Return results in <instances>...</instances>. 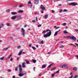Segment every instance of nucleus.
Returning a JSON list of instances; mask_svg holds the SVG:
<instances>
[{"mask_svg": "<svg viewBox=\"0 0 78 78\" xmlns=\"http://www.w3.org/2000/svg\"><path fill=\"white\" fill-rule=\"evenodd\" d=\"M19 74H18L19 76H23V75H25V74H26V73H22V66H21V65H19Z\"/></svg>", "mask_w": 78, "mask_h": 78, "instance_id": "nucleus-1", "label": "nucleus"}, {"mask_svg": "<svg viewBox=\"0 0 78 78\" xmlns=\"http://www.w3.org/2000/svg\"><path fill=\"white\" fill-rule=\"evenodd\" d=\"M49 32H48L46 34H44V35L43 37H45V38H47V37H50L51 35V30L49 29L48 31Z\"/></svg>", "mask_w": 78, "mask_h": 78, "instance_id": "nucleus-2", "label": "nucleus"}, {"mask_svg": "<svg viewBox=\"0 0 78 78\" xmlns=\"http://www.w3.org/2000/svg\"><path fill=\"white\" fill-rule=\"evenodd\" d=\"M66 38H68V39H71V40H73L75 41L76 40V38L74 36H68L66 37Z\"/></svg>", "mask_w": 78, "mask_h": 78, "instance_id": "nucleus-3", "label": "nucleus"}, {"mask_svg": "<svg viewBox=\"0 0 78 78\" xmlns=\"http://www.w3.org/2000/svg\"><path fill=\"white\" fill-rule=\"evenodd\" d=\"M69 5H72L73 6H76V5H78V3L75 2H72L70 3L69 4Z\"/></svg>", "mask_w": 78, "mask_h": 78, "instance_id": "nucleus-4", "label": "nucleus"}, {"mask_svg": "<svg viewBox=\"0 0 78 78\" xmlns=\"http://www.w3.org/2000/svg\"><path fill=\"white\" fill-rule=\"evenodd\" d=\"M40 8L43 11H44V10L45 9V7H44V6H43V5H41Z\"/></svg>", "mask_w": 78, "mask_h": 78, "instance_id": "nucleus-5", "label": "nucleus"}, {"mask_svg": "<svg viewBox=\"0 0 78 78\" xmlns=\"http://www.w3.org/2000/svg\"><path fill=\"white\" fill-rule=\"evenodd\" d=\"M21 32L22 33V34L24 36L25 35V31H24V30L23 28H22L21 29Z\"/></svg>", "mask_w": 78, "mask_h": 78, "instance_id": "nucleus-6", "label": "nucleus"}, {"mask_svg": "<svg viewBox=\"0 0 78 78\" xmlns=\"http://www.w3.org/2000/svg\"><path fill=\"white\" fill-rule=\"evenodd\" d=\"M10 48V46H9L7 48H4L3 49V51H6V50H7L8 49V48Z\"/></svg>", "mask_w": 78, "mask_h": 78, "instance_id": "nucleus-7", "label": "nucleus"}, {"mask_svg": "<svg viewBox=\"0 0 78 78\" xmlns=\"http://www.w3.org/2000/svg\"><path fill=\"white\" fill-rule=\"evenodd\" d=\"M34 2L35 4H38L39 3V0H35Z\"/></svg>", "mask_w": 78, "mask_h": 78, "instance_id": "nucleus-8", "label": "nucleus"}, {"mask_svg": "<svg viewBox=\"0 0 78 78\" xmlns=\"http://www.w3.org/2000/svg\"><path fill=\"white\" fill-rule=\"evenodd\" d=\"M25 63L24 62H23L22 63V67H23L24 68H25Z\"/></svg>", "mask_w": 78, "mask_h": 78, "instance_id": "nucleus-9", "label": "nucleus"}, {"mask_svg": "<svg viewBox=\"0 0 78 78\" xmlns=\"http://www.w3.org/2000/svg\"><path fill=\"white\" fill-rule=\"evenodd\" d=\"M11 14H12V15H15L16 14H17V12H12L11 13Z\"/></svg>", "mask_w": 78, "mask_h": 78, "instance_id": "nucleus-10", "label": "nucleus"}, {"mask_svg": "<svg viewBox=\"0 0 78 78\" xmlns=\"http://www.w3.org/2000/svg\"><path fill=\"white\" fill-rule=\"evenodd\" d=\"M22 51H20L18 55L19 56H20L22 54Z\"/></svg>", "mask_w": 78, "mask_h": 78, "instance_id": "nucleus-11", "label": "nucleus"}, {"mask_svg": "<svg viewBox=\"0 0 78 78\" xmlns=\"http://www.w3.org/2000/svg\"><path fill=\"white\" fill-rule=\"evenodd\" d=\"M16 18V16H14L11 17V19L12 20H14Z\"/></svg>", "mask_w": 78, "mask_h": 78, "instance_id": "nucleus-12", "label": "nucleus"}, {"mask_svg": "<svg viewBox=\"0 0 78 78\" xmlns=\"http://www.w3.org/2000/svg\"><path fill=\"white\" fill-rule=\"evenodd\" d=\"M48 17V15H45V16H44L45 19H47Z\"/></svg>", "mask_w": 78, "mask_h": 78, "instance_id": "nucleus-13", "label": "nucleus"}, {"mask_svg": "<svg viewBox=\"0 0 78 78\" xmlns=\"http://www.w3.org/2000/svg\"><path fill=\"white\" fill-rule=\"evenodd\" d=\"M46 67V65H43L42 66V69L45 68Z\"/></svg>", "mask_w": 78, "mask_h": 78, "instance_id": "nucleus-14", "label": "nucleus"}, {"mask_svg": "<svg viewBox=\"0 0 78 78\" xmlns=\"http://www.w3.org/2000/svg\"><path fill=\"white\" fill-rule=\"evenodd\" d=\"M73 70H75V71H76L77 70V67H74L73 68Z\"/></svg>", "mask_w": 78, "mask_h": 78, "instance_id": "nucleus-15", "label": "nucleus"}, {"mask_svg": "<svg viewBox=\"0 0 78 78\" xmlns=\"http://www.w3.org/2000/svg\"><path fill=\"white\" fill-rule=\"evenodd\" d=\"M23 12V10H19L18 12V13H22Z\"/></svg>", "mask_w": 78, "mask_h": 78, "instance_id": "nucleus-16", "label": "nucleus"}, {"mask_svg": "<svg viewBox=\"0 0 78 78\" xmlns=\"http://www.w3.org/2000/svg\"><path fill=\"white\" fill-rule=\"evenodd\" d=\"M48 30H49V29H48L46 30V31H45V30H44V31H43L42 33L44 34V33H46V32H48Z\"/></svg>", "mask_w": 78, "mask_h": 78, "instance_id": "nucleus-17", "label": "nucleus"}, {"mask_svg": "<svg viewBox=\"0 0 78 78\" xmlns=\"http://www.w3.org/2000/svg\"><path fill=\"white\" fill-rule=\"evenodd\" d=\"M67 67V66L65 65H63L62 66V68H65V67Z\"/></svg>", "mask_w": 78, "mask_h": 78, "instance_id": "nucleus-18", "label": "nucleus"}, {"mask_svg": "<svg viewBox=\"0 0 78 78\" xmlns=\"http://www.w3.org/2000/svg\"><path fill=\"white\" fill-rule=\"evenodd\" d=\"M5 59V57H2L0 58V60H1V61H2V60H3V59Z\"/></svg>", "mask_w": 78, "mask_h": 78, "instance_id": "nucleus-19", "label": "nucleus"}, {"mask_svg": "<svg viewBox=\"0 0 78 78\" xmlns=\"http://www.w3.org/2000/svg\"><path fill=\"white\" fill-rule=\"evenodd\" d=\"M55 69H56V67H54L53 68L51 69V71H52L53 70H55Z\"/></svg>", "mask_w": 78, "mask_h": 78, "instance_id": "nucleus-20", "label": "nucleus"}, {"mask_svg": "<svg viewBox=\"0 0 78 78\" xmlns=\"http://www.w3.org/2000/svg\"><path fill=\"white\" fill-rule=\"evenodd\" d=\"M58 35V33L56 31L54 35V36H56Z\"/></svg>", "mask_w": 78, "mask_h": 78, "instance_id": "nucleus-21", "label": "nucleus"}, {"mask_svg": "<svg viewBox=\"0 0 78 78\" xmlns=\"http://www.w3.org/2000/svg\"><path fill=\"white\" fill-rule=\"evenodd\" d=\"M53 64H50L49 66H48V67H47V68H50L51 67V66L52 65H53Z\"/></svg>", "mask_w": 78, "mask_h": 78, "instance_id": "nucleus-22", "label": "nucleus"}, {"mask_svg": "<svg viewBox=\"0 0 78 78\" xmlns=\"http://www.w3.org/2000/svg\"><path fill=\"white\" fill-rule=\"evenodd\" d=\"M32 61H33L34 63H36V60H34V59H33L32 60Z\"/></svg>", "mask_w": 78, "mask_h": 78, "instance_id": "nucleus-23", "label": "nucleus"}, {"mask_svg": "<svg viewBox=\"0 0 78 78\" xmlns=\"http://www.w3.org/2000/svg\"><path fill=\"white\" fill-rule=\"evenodd\" d=\"M26 64H30V62L26 60Z\"/></svg>", "mask_w": 78, "mask_h": 78, "instance_id": "nucleus-24", "label": "nucleus"}, {"mask_svg": "<svg viewBox=\"0 0 78 78\" xmlns=\"http://www.w3.org/2000/svg\"><path fill=\"white\" fill-rule=\"evenodd\" d=\"M63 33L64 34H67L68 33V32H67L66 30H65V31H63Z\"/></svg>", "mask_w": 78, "mask_h": 78, "instance_id": "nucleus-25", "label": "nucleus"}, {"mask_svg": "<svg viewBox=\"0 0 78 78\" xmlns=\"http://www.w3.org/2000/svg\"><path fill=\"white\" fill-rule=\"evenodd\" d=\"M22 6H23V5H22V4H20L19 5V8H22Z\"/></svg>", "mask_w": 78, "mask_h": 78, "instance_id": "nucleus-26", "label": "nucleus"}, {"mask_svg": "<svg viewBox=\"0 0 78 78\" xmlns=\"http://www.w3.org/2000/svg\"><path fill=\"white\" fill-rule=\"evenodd\" d=\"M35 14L37 15L39 14V12H38L36 11L35 12Z\"/></svg>", "mask_w": 78, "mask_h": 78, "instance_id": "nucleus-27", "label": "nucleus"}, {"mask_svg": "<svg viewBox=\"0 0 78 78\" xmlns=\"http://www.w3.org/2000/svg\"><path fill=\"white\" fill-rule=\"evenodd\" d=\"M32 48L33 49H34L35 50H36V47H35L33 46V47H32Z\"/></svg>", "mask_w": 78, "mask_h": 78, "instance_id": "nucleus-28", "label": "nucleus"}, {"mask_svg": "<svg viewBox=\"0 0 78 78\" xmlns=\"http://www.w3.org/2000/svg\"><path fill=\"white\" fill-rule=\"evenodd\" d=\"M55 73H54V74H51V77L53 78V76H55Z\"/></svg>", "mask_w": 78, "mask_h": 78, "instance_id": "nucleus-29", "label": "nucleus"}, {"mask_svg": "<svg viewBox=\"0 0 78 78\" xmlns=\"http://www.w3.org/2000/svg\"><path fill=\"white\" fill-rule=\"evenodd\" d=\"M3 27V24H1L0 25V28H2V27Z\"/></svg>", "mask_w": 78, "mask_h": 78, "instance_id": "nucleus-30", "label": "nucleus"}, {"mask_svg": "<svg viewBox=\"0 0 78 78\" xmlns=\"http://www.w3.org/2000/svg\"><path fill=\"white\" fill-rule=\"evenodd\" d=\"M64 47V45H62L59 47V48H63Z\"/></svg>", "mask_w": 78, "mask_h": 78, "instance_id": "nucleus-31", "label": "nucleus"}, {"mask_svg": "<svg viewBox=\"0 0 78 78\" xmlns=\"http://www.w3.org/2000/svg\"><path fill=\"white\" fill-rule=\"evenodd\" d=\"M70 45H73V46H74V47H76H76L75 45L74 44L72 43L70 44Z\"/></svg>", "mask_w": 78, "mask_h": 78, "instance_id": "nucleus-32", "label": "nucleus"}, {"mask_svg": "<svg viewBox=\"0 0 78 78\" xmlns=\"http://www.w3.org/2000/svg\"><path fill=\"white\" fill-rule=\"evenodd\" d=\"M17 69H18V68H17V67H16L15 68V71H17Z\"/></svg>", "mask_w": 78, "mask_h": 78, "instance_id": "nucleus-33", "label": "nucleus"}, {"mask_svg": "<svg viewBox=\"0 0 78 78\" xmlns=\"http://www.w3.org/2000/svg\"><path fill=\"white\" fill-rule=\"evenodd\" d=\"M17 48H21V46L20 45H18L17 46Z\"/></svg>", "mask_w": 78, "mask_h": 78, "instance_id": "nucleus-34", "label": "nucleus"}, {"mask_svg": "<svg viewBox=\"0 0 78 78\" xmlns=\"http://www.w3.org/2000/svg\"><path fill=\"white\" fill-rule=\"evenodd\" d=\"M44 44V41H41V42L40 43V44Z\"/></svg>", "mask_w": 78, "mask_h": 78, "instance_id": "nucleus-35", "label": "nucleus"}, {"mask_svg": "<svg viewBox=\"0 0 78 78\" xmlns=\"http://www.w3.org/2000/svg\"><path fill=\"white\" fill-rule=\"evenodd\" d=\"M10 11V10H9V9H8L7 10L6 12H9Z\"/></svg>", "mask_w": 78, "mask_h": 78, "instance_id": "nucleus-36", "label": "nucleus"}, {"mask_svg": "<svg viewBox=\"0 0 78 78\" xmlns=\"http://www.w3.org/2000/svg\"><path fill=\"white\" fill-rule=\"evenodd\" d=\"M78 75H76L74 77V78H78Z\"/></svg>", "mask_w": 78, "mask_h": 78, "instance_id": "nucleus-37", "label": "nucleus"}, {"mask_svg": "<svg viewBox=\"0 0 78 78\" xmlns=\"http://www.w3.org/2000/svg\"><path fill=\"white\" fill-rule=\"evenodd\" d=\"M7 71H8L9 72H11V69H9Z\"/></svg>", "mask_w": 78, "mask_h": 78, "instance_id": "nucleus-38", "label": "nucleus"}, {"mask_svg": "<svg viewBox=\"0 0 78 78\" xmlns=\"http://www.w3.org/2000/svg\"><path fill=\"white\" fill-rule=\"evenodd\" d=\"M63 12H67V10L66 9H65L63 10Z\"/></svg>", "mask_w": 78, "mask_h": 78, "instance_id": "nucleus-39", "label": "nucleus"}, {"mask_svg": "<svg viewBox=\"0 0 78 78\" xmlns=\"http://www.w3.org/2000/svg\"><path fill=\"white\" fill-rule=\"evenodd\" d=\"M59 72V70H58V71H57L56 72H55V74H56V73H58Z\"/></svg>", "mask_w": 78, "mask_h": 78, "instance_id": "nucleus-40", "label": "nucleus"}, {"mask_svg": "<svg viewBox=\"0 0 78 78\" xmlns=\"http://www.w3.org/2000/svg\"><path fill=\"white\" fill-rule=\"evenodd\" d=\"M28 4H31V2L30 1H29L28 2Z\"/></svg>", "mask_w": 78, "mask_h": 78, "instance_id": "nucleus-41", "label": "nucleus"}, {"mask_svg": "<svg viewBox=\"0 0 78 78\" xmlns=\"http://www.w3.org/2000/svg\"><path fill=\"white\" fill-rule=\"evenodd\" d=\"M66 23H63V26H66Z\"/></svg>", "mask_w": 78, "mask_h": 78, "instance_id": "nucleus-42", "label": "nucleus"}, {"mask_svg": "<svg viewBox=\"0 0 78 78\" xmlns=\"http://www.w3.org/2000/svg\"><path fill=\"white\" fill-rule=\"evenodd\" d=\"M7 26H10V24L9 23H7Z\"/></svg>", "mask_w": 78, "mask_h": 78, "instance_id": "nucleus-43", "label": "nucleus"}, {"mask_svg": "<svg viewBox=\"0 0 78 78\" xmlns=\"http://www.w3.org/2000/svg\"><path fill=\"white\" fill-rule=\"evenodd\" d=\"M11 56H12V55L11 54H10L8 56L10 58V57H11Z\"/></svg>", "mask_w": 78, "mask_h": 78, "instance_id": "nucleus-44", "label": "nucleus"}, {"mask_svg": "<svg viewBox=\"0 0 78 78\" xmlns=\"http://www.w3.org/2000/svg\"><path fill=\"white\" fill-rule=\"evenodd\" d=\"M41 24H39L38 25V27H41Z\"/></svg>", "mask_w": 78, "mask_h": 78, "instance_id": "nucleus-45", "label": "nucleus"}, {"mask_svg": "<svg viewBox=\"0 0 78 78\" xmlns=\"http://www.w3.org/2000/svg\"><path fill=\"white\" fill-rule=\"evenodd\" d=\"M32 22H34V23H35V22H36V21H35V20H33L32 21Z\"/></svg>", "mask_w": 78, "mask_h": 78, "instance_id": "nucleus-46", "label": "nucleus"}, {"mask_svg": "<svg viewBox=\"0 0 78 78\" xmlns=\"http://www.w3.org/2000/svg\"><path fill=\"white\" fill-rule=\"evenodd\" d=\"M31 45H32L31 44H30L29 45V47H31Z\"/></svg>", "mask_w": 78, "mask_h": 78, "instance_id": "nucleus-47", "label": "nucleus"}, {"mask_svg": "<svg viewBox=\"0 0 78 78\" xmlns=\"http://www.w3.org/2000/svg\"><path fill=\"white\" fill-rule=\"evenodd\" d=\"M35 69H36V67H34V69H33V70L34 71H35Z\"/></svg>", "mask_w": 78, "mask_h": 78, "instance_id": "nucleus-48", "label": "nucleus"}, {"mask_svg": "<svg viewBox=\"0 0 78 78\" xmlns=\"http://www.w3.org/2000/svg\"><path fill=\"white\" fill-rule=\"evenodd\" d=\"M58 28H59V27H58L55 28V30H57Z\"/></svg>", "mask_w": 78, "mask_h": 78, "instance_id": "nucleus-49", "label": "nucleus"}, {"mask_svg": "<svg viewBox=\"0 0 78 78\" xmlns=\"http://www.w3.org/2000/svg\"><path fill=\"white\" fill-rule=\"evenodd\" d=\"M52 13H55V11L53 10H52Z\"/></svg>", "mask_w": 78, "mask_h": 78, "instance_id": "nucleus-50", "label": "nucleus"}, {"mask_svg": "<svg viewBox=\"0 0 78 78\" xmlns=\"http://www.w3.org/2000/svg\"><path fill=\"white\" fill-rule=\"evenodd\" d=\"M73 78V75H72L70 77H69V78Z\"/></svg>", "mask_w": 78, "mask_h": 78, "instance_id": "nucleus-51", "label": "nucleus"}, {"mask_svg": "<svg viewBox=\"0 0 78 78\" xmlns=\"http://www.w3.org/2000/svg\"><path fill=\"white\" fill-rule=\"evenodd\" d=\"M10 60H11V61H13V59H12V58H10Z\"/></svg>", "mask_w": 78, "mask_h": 78, "instance_id": "nucleus-52", "label": "nucleus"}, {"mask_svg": "<svg viewBox=\"0 0 78 78\" xmlns=\"http://www.w3.org/2000/svg\"><path fill=\"white\" fill-rule=\"evenodd\" d=\"M62 10L61 9V10L59 11V12H62Z\"/></svg>", "mask_w": 78, "mask_h": 78, "instance_id": "nucleus-53", "label": "nucleus"}, {"mask_svg": "<svg viewBox=\"0 0 78 78\" xmlns=\"http://www.w3.org/2000/svg\"><path fill=\"white\" fill-rule=\"evenodd\" d=\"M10 39L11 40H13V37H10Z\"/></svg>", "mask_w": 78, "mask_h": 78, "instance_id": "nucleus-54", "label": "nucleus"}, {"mask_svg": "<svg viewBox=\"0 0 78 78\" xmlns=\"http://www.w3.org/2000/svg\"><path fill=\"white\" fill-rule=\"evenodd\" d=\"M36 20L37 21H38V20H37V17H36Z\"/></svg>", "mask_w": 78, "mask_h": 78, "instance_id": "nucleus-55", "label": "nucleus"}, {"mask_svg": "<svg viewBox=\"0 0 78 78\" xmlns=\"http://www.w3.org/2000/svg\"><path fill=\"white\" fill-rule=\"evenodd\" d=\"M62 6V5L61 4H60L58 5V6Z\"/></svg>", "mask_w": 78, "mask_h": 78, "instance_id": "nucleus-56", "label": "nucleus"}, {"mask_svg": "<svg viewBox=\"0 0 78 78\" xmlns=\"http://www.w3.org/2000/svg\"><path fill=\"white\" fill-rule=\"evenodd\" d=\"M61 31V30H59L58 31H57L56 32H57V33H58V32H59V31Z\"/></svg>", "mask_w": 78, "mask_h": 78, "instance_id": "nucleus-57", "label": "nucleus"}, {"mask_svg": "<svg viewBox=\"0 0 78 78\" xmlns=\"http://www.w3.org/2000/svg\"><path fill=\"white\" fill-rule=\"evenodd\" d=\"M7 59H10V57H9L8 56L7 58Z\"/></svg>", "mask_w": 78, "mask_h": 78, "instance_id": "nucleus-58", "label": "nucleus"}, {"mask_svg": "<svg viewBox=\"0 0 78 78\" xmlns=\"http://www.w3.org/2000/svg\"><path fill=\"white\" fill-rule=\"evenodd\" d=\"M27 24L25 25L24 26V28H25V27H27Z\"/></svg>", "mask_w": 78, "mask_h": 78, "instance_id": "nucleus-59", "label": "nucleus"}, {"mask_svg": "<svg viewBox=\"0 0 78 78\" xmlns=\"http://www.w3.org/2000/svg\"><path fill=\"white\" fill-rule=\"evenodd\" d=\"M41 12L42 13V14H43V13H44V11H43L42 10L41 11Z\"/></svg>", "mask_w": 78, "mask_h": 78, "instance_id": "nucleus-60", "label": "nucleus"}, {"mask_svg": "<svg viewBox=\"0 0 78 78\" xmlns=\"http://www.w3.org/2000/svg\"><path fill=\"white\" fill-rule=\"evenodd\" d=\"M12 78H16V77H15V76H12Z\"/></svg>", "mask_w": 78, "mask_h": 78, "instance_id": "nucleus-61", "label": "nucleus"}, {"mask_svg": "<svg viewBox=\"0 0 78 78\" xmlns=\"http://www.w3.org/2000/svg\"><path fill=\"white\" fill-rule=\"evenodd\" d=\"M41 75H42V74H40L39 75V76H40Z\"/></svg>", "mask_w": 78, "mask_h": 78, "instance_id": "nucleus-62", "label": "nucleus"}, {"mask_svg": "<svg viewBox=\"0 0 78 78\" xmlns=\"http://www.w3.org/2000/svg\"><path fill=\"white\" fill-rule=\"evenodd\" d=\"M19 57L17 58V60H19Z\"/></svg>", "mask_w": 78, "mask_h": 78, "instance_id": "nucleus-63", "label": "nucleus"}, {"mask_svg": "<svg viewBox=\"0 0 78 78\" xmlns=\"http://www.w3.org/2000/svg\"><path fill=\"white\" fill-rule=\"evenodd\" d=\"M76 57H77V59H78V55H76Z\"/></svg>", "mask_w": 78, "mask_h": 78, "instance_id": "nucleus-64", "label": "nucleus"}]
</instances>
